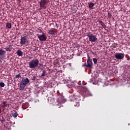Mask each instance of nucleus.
Segmentation results:
<instances>
[{
	"instance_id": "1",
	"label": "nucleus",
	"mask_w": 130,
	"mask_h": 130,
	"mask_svg": "<svg viewBox=\"0 0 130 130\" xmlns=\"http://www.w3.org/2000/svg\"><path fill=\"white\" fill-rule=\"evenodd\" d=\"M39 66V60L34 59L29 62L28 67L29 69H36Z\"/></svg>"
},
{
	"instance_id": "2",
	"label": "nucleus",
	"mask_w": 130,
	"mask_h": 130,
	"mask_svg": "<svg viewBox=\"0 0 130 130\" xmlns=\"http://www.w3.org/2000/svg\"><path fill=\"white\" fill-rule=\"evenodd\" d=\"M86 36L88 37L90 42H97V41H98V39H97V37H96V36L91 34V32L88 33Z\"/></svg>"
},
{
	"instance_id": "3",
	"label": "nucleus",
	"mask_w": 130,
	"mask_h": 130,
	"mask_svg": "<svg viewBox=\"0 0 130 130\" xmlns=\"http://www.w3.org/2000/svg\"><path fill=\"white\" fill-rule=\"evenodd\" d=\"M81 91L82 92L83 95L84 96H86L87 97L89 96H92V93L89 91V89L87 88V87H83L81 89Z\"/></svg>"
},
{
	"instance_id": "4",
	"label": "nucleus",
	"mask_w": 130,
	"mask_h": 130,
	"mask_svg": "<svg viewBox=\"0 0 130 130\" xmlns=\"http://www.w3.org/2000/svg\"><path fill=\"white\" fill-rule=\"evenodd\" d=\"M6 53L7 52H6V51H5V50L0 48V59H6Z\"/></svg>"
},
{
	"instance_id": "5",
	"label": "nucleus",
	"mask_w": 130,
	"mask_h": 130,
	"mask_svg": "<svg viewBox=\"0 0 130 130\" xmlns=\"http://www.w3.org/2000/svg\"><path fill=\"white\" fill-rule=\"evenodd\" d=\"M38 39L40 41H46V39H47V37L45 35V34L43 33L42 35H39L38 36Z\"/></svg>"
},
{
	"instance_id": "6",
	"label": "nucleus",
	"mask_w": 130,
	"mask_h": 130,
	"mask_svg": "<svg viewBox=\"0 0 130 130\" xmlns=\"http://www.w3.org/2000/svg\"><path fill=\"white\" fill-rule=\"evenodd\" d=\"M115 57L117 59H123L124 57V54L122 53H116L115 54Z\"/></svg>"
},
{
	"instance_id": "7",
	"label": "nucleus",
	"mask_w": 130,
	"mask_h": 130,
	"mask_svg": "<svg viewBox=\"0 0 130 130\" xmlns=\"http://www.w3.org/2000/svg\"><path fill=\"white\" fill-rule=\"evenodd\" d=\"M27 42V36L21 37L20 44L21 45H25Z\"/></svg>"
},
{
	"instance_id": "8",
	"label": "nucleus",
	"mask_w": 130,
	"mask_h": 130,
	"mask_svg": "<svg viewBox=\"0 0 130 130\" xmlns=\"http://www.w3.org/2000/svg\"><path fill=\"white\" fill-rule=\"evenodd\" d=\"M46 0H41L40 2V8H44V9H46Z\"/></svg>"
},
{
	"instance_id": "9",
	"label": "nucleus",
	"mask_w": 130,
	"mask_h": 130,
	"mask_svg": "<svg viewBox=\"0 0 130 130\" xmlns=\"http://www.w3.org/2000/svg\"><path fill=\"white\" fill-rule=\"evenodd\" d=\"M93 66V62H92V59L90 58L89 57L87 59V66L88 68H92V66Z\"/></svg>"
},
{
	"instance_id": "10",
	"label": "nucleus",
	"mask_w": 130,
	"mask_h": 130,
	"mask_svg": "<svg viewBox=\"0 0 130 130\" xmlns=\"http://www.w3.org/2000/svg\"><path fill=\"white\" fill-rule=\"evenodd\" d=\"M30 82V80L28 78H26L25 79H23L21 81V82L24 84L25 85L27 86V84H28Z\"/></svg>"
},
{
	"instance_id": "11",
	"label": "nucleus",
	"mask_w": 130,
	"mask_h": 130,
	"mask_svg": "<svg viewBox=\"0 0 130 130\" xmlns=\"http://www.w3.org/2000/svg\"><path fill=\"white\" fill-rule=\"evenodd\" d=\"M48 102L49 103V104H53V103L55 102V100L54 98L49 97L48 98Z\"/></svg>"
},
{
	"instance_id": "12",
	"label": "nucleus",
	"mask_w": 130,
	"mask_h": 130,
	"mask_svg": "<svg viewBox=\"0 0 130 130\" xmlns=\"http://www.w3.org/2000/svg\"><path fill=\"white\" fill-rule=\"evenodd\" d=\"M26 84H24V83H22V82H20V86H19V88L20 90H23L25 89V87H26Z\"/></svg>"
},
{
	"instance_id": "13",
	"label": "nucleus",
	"mask_w": 130,
	"mask_h": 130,
	"mask_svg": "<svg viewBox=\"0 0 130 130\" xmlns=\"http://www.w3.org/2000/svg\"><path fill=\"white\" fill-rule=\"evenodd\" d=\"M6 51H12V49H13V46L12 45H9L7 46V48H5Z\"/></svg>"
},
{
	"instance_id": "14",
	"label": "nucleus",
	"mask_w": 130,
	"mask_h": 130,
	"mask_svg": "<svg viewBox=\"0 0 130 130\" xmlns=\"http://www.w3.org/2000/svg\"><path fill=\"white\" fill-rule=\"evenodd\" d=\"M2 104L3 105H1L2 108H6V107L8 106V103L7 102V101L3 102Z\"/></svg>"
},
{
	"instance_id": "15",
	"label": "nucleus",
	"mask_w": 130,
	"mask_h": 130,
	"mask_svg": "<svg viewBox=\"0 0 130 130\" xmlns=\"http://www.w3.org/2000/svg\"><path fill=\"white\" fill-rule=\"evenodd\" d=\"M88 8H89V9H91V10H93V8L94 7V6H95V4L92 2L88 3Z\"/></svg>"
},
{
	"instance_id": "16",
	"label": "nucleus",
	"mask_w": 130,
	"mask_h": 130,
	"mask_svg": "<svg viewBox=\"0 0 130 130\" xmlns=\"http://www.w3.org/2000/svg\"><path fill=\"white\" fill-rule=\"evenodd\" d=\"M16 53L18 56H22V55H23V52H22V50H18Z\"/></svg>"
},
{
	"instance_id": "17",
	"label": "nucleus",
	"mask_w": 130,
	"mask_h": 130,
	"mask_svg": "<svg viewBox=\"0 0 130 130\" xmlns=\"http://www.w3.org/2000/svg\"><path fill=\"white\" fill-rule=\"evenodd\" d=\"M74 103V106L75 107H79L80 106V102L79 101H73Z\"/></svg>"
},
{
	"instance_id": "18",
	"label": "nucleus",
	"mask_w": 130,
	"mask_h": 130,
	"mask_svg": "<svg viewBox=\"0 0 130 130\" xmlns=\"http://www.w3.org/2000/svg\"><path fill=\"white\" fill-rule=\"evenodd\" d=\"M48 33L49 35H55V31L52 30H49Z\"/></svg>"
},
{
	"instance_id": "19",
	"label": "nucleus",
	"mask_w": 130,
	"mask_h": 130,
	"mask_svg": "<svg viewBox=\"0 0 130 130\" xmlns=\"http://www.w3.org/2000/svg\"><path fill=\"white\" fill-rule=\"evenodd\" d=\"M99 23H100V24H101V25L102 26V27H103V28H106V25H105L104 22H103L102 21V20H100Z\"/></svg>"
},
{
	"instance_id": "20",
	"label": "nucleus",
	"mask_w": 130,
	"mask_h": 130,
	"mask_svg": "<svg viewBox=\"0 0 130 130\" xmlns=\"http://www.w3.org/2000/svg\"><path fill=\"white\" fill-rule=\"evenodd\" d=\"M46 76V71L43 70L42 73V75L41 76V78H43V77H45Z\"/></svg>"
},
{
	"instance_id": "21",
	"label": "nucleus",
	"mask_w": 130,
	"mask_h": 130,
	"mask_svg": "<svg viewBox=\"0 0 130 130\" xmlns=\"http://www.w3.org/2000/svg\"><path fill=\"white\" fill-rule=\"evenodd\" d=\"M6 27L8 28V29H11V28H12V24L10 23H6Z\"/></svg>"
},
{
	"instance_id": "22",
	"label": "nucleus",
	"mask_w": 130,
	"mask_h": 130,
	"mask_svg": "<svg viewBox=\"0 0 130 130\" xmlns=\"http://www.w3.org/2000/svg\"><path fill=\"white\" fill-rule=\"evenodd\" d=\"M12 116H13V117H14V118H16V117H17V116H18V113H17V112L13 113Z\"/></svg>"
},
{
	"instance_id": "23",
	"label": "nucleus",
	"mask_w": 130,
	"mask_h": 130,
	"mask_svg": "<svg viewBox=\"0 0 130 130\" xmlns=\"http://www.w3.org/2000/svg\"><path fill=\"white\" fill-rule=\"evenodd\" d=\"M75 47L76 48H78V49H79V48H80V44H77V43H76V44H75Z\"/></svg>"
},
{
	"instance_id": "24",
	"label": "nucleus",
	"mask_w": 130,
	"mask_h": 130,
	"mask_svg": "<svg viewBox=\"0 0 130 130\" xmlns=\"http://www.w3.org/2000/svg\"><path fill=\"white\" fill-rule=\"evenodd\" d=\"M59 63V61H58V59H57L55 60L54 61V64H58Z\"/></svg>"
},
{
	"instance_id": "25",
	"label": "nucleus",
	"mask_w": 130,
	"mask_h": 130,
	"mask_svg": "<svg viewBox=\"0 0 130 130\" xmlns=\"http://www.w3.org/2000/svg\"><path fill=\"white\" fill-rule=\"evenodd\" d=\"M15 78H16V79H19V78H22V76H21V74L16 75L15 76Z\"/></svg>"
},
{
	"instance_id": "26",
	"label": "nucleus",
	"mask_w": 130,
	"mask_h": 130,
	"mask_svg": "<svg viewBox=\"0 0 130 130\" xmlns=\"http://www.w3.org/2000/svg\"><path fill=\"white\" fill-rule=\"evenodd\" d=\"M0 121L2 123H4V122H6V119H5L4 117H2V119L0 120Z\"/></svg>"
},
{
	"instance_id": "27",
	"label": "nucleus",
	"mask_w": 130,
	"mask_h": 130,
	"mask_svg": "<svg viewBox=\"0 0 130 130\" xmlns=\"http://www.w3.org/2000/svg\"><path fill=\"white\" fill-rule=\"evenodd\" d=\"M0 87H1L2 88H4V87H5V83L4 82H1Z\"/></svg>"
},
{
	"instance_id": "28",
	"label": "nucleus",
	"mask_w": 130,
	"mask_h": 130,
	"mask_svg": "<svg viewBox=\"0 0 130 130\" xmlns=\"http://www.w3.org/2000/svg\"><path fill=\"white\" fill-rule=\"evenodd\" d=\"M93 61L95 64H97V59L95 58H93Z\"/></svg>"
},
{
	"instance_id": "29",
	"label": "nucleus",
	"mask_w": 130,
	"mask_h": 130,
	"mask_svg": "<svg viewBox=\"0 0 130 130\" xmlns=\"http://www.w3.org/2000/svg\"><path fill=\"white\" fill-rule=\"evenodd\" d=\"M41 67H43V64H39V66L38 67V69H41V70H43V69L41 68Z\"/></svg>"
},
{
	"instance_id": "30",
	"label": "nucleus",
	"mask_w": 130,
	"mask_h": 130,
	"mask_svg": "<svg viewBox=\"0 0 130 130\" xmlns=\"http://www.w3.org/2000/svg\"><path fill=\"white\" fill-rule=\"evenodd\" d=\"M108 17L109 19H111V13H108Z\"/></svg>"
},
{
	"instance_id": "31",
	"label": "nucleus",
	"mask_w": 130,
	"mask_h": 130,
	"mask_svg": "<svg viewBox=\"0 0 130 130\" xmlns=\"http://www.w3.org/2000/svg\"><path fill=\"white\" fill-rule=\"evenodd\" d=\"M83 67H86V68H88V64H87V63H84Z\"/></svg>"
},
{
	"instance_id": "32",
	"label": "nucleus",
	"mask_w": 130,
	"mask_h": 130,
	"mask_svg": "<svg viewBox=\"0 0 130 130\" xmlns=\"http://www.w3.org/2000/svg\"><path fill=\"white\" fill-rule=\"evenodd\" d=\"M35 79H36V77L34 76L32 78V80H35Z\"/></svg>"
},
{
	"instance_id": "33",
	"label": "nucleus",
	"mask_w": 130,
	"mask_h": 130,
	"mask_svg": "<svg viewBox=\"0 0 130 130\" xmlns=\"http://www.w3.org/2000/svg\"><path fill=\"white\" fill-rule=\"evenodd\" d=\"M22 108H23V109H24V110L26 109V108H24V106H22Z\"/></svg>"
},
{
	"instance_id": "34",
	"label": "nucleus",
	"mask_w": 130,
	"mask_h": 130,
	"mask_svg": "<svg viewBox=\"0 0 130 130\" xmlns=\"http://www.w3.org/2000/svg\"><path fill=\"white\" fill-rule=\"evenodd\" d=\"M2 113V109L0 108V114Z\"/></svg>"
},
{
	"instance_id": "35",
	"label": "nucleus",
	"mask_w": 130,
	"mask_h": 130,
	"mask_svg": "<svg viewBox=\"0 0 130 130\" xmlns=\"http://www.w3.org/2000/svg\"><path fill=\"white\" fill-rule=\"evenodd\" d=\"M56 27L57 28V23H56Z\"/></svg>"
},
{
	"instance_id": "36",
	"label": "nucleus",
	"mask_w": 130,
	"mask_h": 130,
	"mask_svg": "<svg viewBox=\"0 0 130 130\" xmlns=\"http://www.w3.org/2000/svg\"><path fill=\"white\" fill-rule=\"evenodd\" d=\"M113 47H114V48H116V46H114Z\"/></svg>"
},
{
	"instance_id": "37",
	"label": "nucleus",
	"mask_w": 130,
	"mask_h": 130,
	"mask_svg": "<svg viewBox=\"0 0 130 130\" xmlns=\"http://www.w3.org/2000/svg\"><path fill=\"white\" fill-rule=\"evenodd\" d=\"M28 58H32V57H28Z\"/></svg>"
},
{
	"instance_id": "38",
	"label": "nucleus",
	"mask_w": 130,
	"mask_h": 130,
	"mask_svg": "<svg viewBox=\"0 0 130 130\" xmlns=\"http://www.w3.org/2000/svg\"><path fill=\"white\" fill-rule=\"evenodd\" d=\"M70 99H72V96H70Z\"/></svg>"
},
{
	"instance_id": "39",
	"label": "nucleus",
	"mask_w": 130,
	"mask_h": 130,
	"mask_svg": "<svg viewBox=\"0 0 130 130\" xmlns=\"http://www.w3.org/2000/svg\"><path fill=\"white\" fill-rule=\"evenodd\" d=\"M1 61L0 60V62H1Z\"/></svg>"
}]
</instances>
